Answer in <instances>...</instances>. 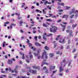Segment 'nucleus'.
<instances>
[{"label":"nucleus","mask_w":78,"mask_h":78,"mask_svg":"<svg viewBox=\"0 0 78 78\" xmlns=\"http://www.w3.org/2000/svg\"><path fill=\"white\" fill-rule=\"evenodd\" d=\"M66 9H70V7H68L67 6H66Z\"/></svg>","instance_id":"32"},{"label":"nucleus","mask_w":78,"mask_h":78,"mask_svg":"<svg viewBox=\"0 0 78 78\" xmlns=\"http://www.w3.org/2000/svg\"><path fill=\"white\" fill-rule=\"evenodd\" d=\"M36 5L37 6H39V4L38 3H36Z\"/></svg>","instance_id":"64"},{"label":"nucleus","mask_w":78,"mask_h":78,"mask_svg":"<svg viewBox=\"0 0 78 78\" xmlns=\"http://www.w3.org/2000/svg\"><path fill=\"white\" fill-rule=\"evenodd\" d=\"M19 68V66H18V65H17L16 66H15V70H17V69H18Z\"/></svg>","instance_id":"16"},{"label":"nucleus","mask_w":78,"mask_h":78,"mask_svg":"<svg viewBox=\"0 0 78 78\" xmlns=\"http://www.w3.org/2000/svg\"><path fill=\"white\" fill-rule=\"evenodd\" d=\"M33 26H34V25H33V24L31 25V26H30V27H29V28H31V27H33Z\"/></svg>","instance_id":"42"},{"label":"nucleus","mask_w":78,"mask_h":78,"mask_svg":"<svg viewBox=\"0 0 78 78\" xmlns=\"http://www.w3.org/2000/svg\"><path fill=\"white\" fill-rule=\"evenodd\" d=\"M68 17H69V15H65L62 16V18L64 19V18H65H65L67 19V18H68Z\"/></svg>","instance_id":"12"},{"label":"nucleus","mask_w":78,"mask_h":78,"mask_svg":"<svg viewBox=\"0 0 78 78\" xmlns=\"http://www.w3.org/2000/svg\"><path fill=\"white\" fill-rule=\"evenodd\" d=\"M33 34H34L36 33V30H34L33 32Z\"/></svg>","instance_id":"49"},{"label":"nucleus","mask_w":78,"mask_h":78,"mask_svg":"<svg viewBox=\"0 0 78 78\" xmlns=\"http://www.w3.org/2000/svg\"><path fill=\"white\" fill-rule=\"evenodd\" d=\"M36 11L37 12H39L40 10L38 9H37L36 10Z\"/></svg>","instance_id":"50"},{"label":"nucleus","mask_w":78,"mask_h":78,"mask_svg":"<svg viewBox=\"0 0 78 78\" xmlns=\"http://www.w3.org/2000/svg\"><path fill=\"white\" fill-rule=\"evenodd\" d=\"M43 27H48V25L45 23L43 24Z\"/></svg>","instance_id":"22"},{"label":"nucleus","mask_w":78,"mask_h":78,"mask_svg":"<svg viewBox=\"0 0 78 78\" xmlns=\"http://www.w3.org/2000/svg\"><path fill=\"white\" fill-rule=\"evenodd\" d=\"M57 45V44H54V48H55L56 47V46Z\"/></svg>","instance_id":"56"},{"label":"nucleus","mask_w":78,"mask_h":78,"mask_svg":"<svg viewBox=\"0 0 78 78\" xmlns=\"http://www.w3.org/2000/svg\"><path fill=\"white\" fill-rule=\"evenodd\" d=\"M64 5V3H60V6H62L63 5Z\"/></svg>","instance_id":"51"},{"label":"nucleus","mask_w":78,"mask_h":78,"mask_svg":"<svg viewBox=\"0 0 78 78\" xmlns=\"http://www.w3.org/2000/svg\"><path fill=\"white\" fill-rule=\"evenodd\" d=\"M13 27H12V25H11L10 26V28L11 29H12V28Z\"/></svg>","instance_id":"62"},{"label":"nucleus","mask_w":78,"mask_h":78,"mask_svg":"<svg viewBox=\"0 0 78 78\" xmlns=\"http://www.w3.org/2000/svg\"><path fill=\"white\" fill-rule=\"evenodd\" d=\"M73 20H71L70 21L69 23H73Z\"/></svg>","instance_id":"48"},{"label":"nucleus","mask_w":78,"mask_h":78,"mask_svg":"<svg viewBox=\"0 0 78 78\" xmlns=\"http://www.w3.org/2000/svg\"><path fill=\"white\" fill-rule=\"evenodd\" d=\"M63 70H64V69L62 68V67L60 66L59 68L60 72H62Z\"/></svg>","instance_id":"13"},{"label":"nucleus","mask_w":78,"mask_h":78,"mask_svg":"<svg viewBox=\"0 0 78 78\" xmlns=\"http://www.w3.org/2000/svg\"><path fill=\"white\" fill-rule=\"evenodd\" d=\"M35 45L36 46H39V47H41L42 46V44H40L39 43H38L37 42H36L35 43Z\"/></svg>","instance_id":"9"},{"label":"nucleus","mask_w":78,"mask_h":78,"mask_svg":"<svg viewBox=\"0 0 78 78\" xmlns=\"http://www.w3.org/2000/svg\"><path fill=\"white\" fill-rule=\"evenodd\" d=\"M63 48H64V47L62 46H61L60 47V49H61V50H62V49H63Z\"/></svg>","instance_id":"43"},{"label":"nucleus","mask_w":78,"mask_h":78,"mask_svg":"<svg viewBox=\"0 0 78 78\" xmlns=\"http://www.w3.org/2000/svg\"><path fill=\"white\" fill-rule=\"evenodd\" d=\"M28 72H29L30 73H32L33 74H34L35 75H36V74L37 72V71L36 70H31V69H29L28 70Z\"/></svg>","instance_id":"4"},{"label":"nucleus","mask_w":78,"mask_h":78,"mask_svg":"<svg viewBox=\"0 0 78 78\" xmlns=\"http://www.w3.org/2000/svg\"><path fill=\"white\" fill-rule=\"evenodd\" d=\"M26 62H27V63H29L30 62V61L29 60L26 59Z\"/></svg>","instance_id":"33"},{"label":"nucleus","mask_w":78,"mask_h":78,"mask_svg":"<svg viewBox=\"0 0 78 78\" xmlns=\"http://www.w3.org/2000/svg\"><path fill=\"white\" fill-rule=\"evenodd\" d=\"M29 57L30 58V60H31V59L33 58V55H32L30 54L29 55Z\"/></svg>","instance_id":"20"},{"label":"nucleus","mask_w":78,"mask_h":78,"mask_svg":"<svg viewBox=\"0 0 78 78\" xmlns=\"http://www.w3.org/2000/svg\"><path fill=\"white\" fill-rule=\"evenodd\" d=\"M20 63L21 64H22V62L21 61H20Z\"/></svg>","instance_id":"63"},{"label":"nucleus","mask_w":78,"mask_h":78,"mask_svg":"<svg viewBox=\"0 0 78 78\" xmlns=\"http://www.w3.org/2000/svg\"><path fill=\"white\" fill-rule=\"evenodd\" d=\"M60 25L61 27H62V31H64V30H65V28H66V26L63 25L61 24H60Z\"/></svg>","instance_id":"10"},{"label":"nucleus","mask_w":78,"mask_h":78,"mask_svg":"<svg viewBox=\"0 0 78 78\" xmlns=\"http://www.w3.org/2000/svg\"><path fill=\"white\" fill-rule=\"evenodd\" d=\"M24 55H25V54H23V55L22 56V59H24V58H25V57L24 56Z\"/></svg>","instance_id":"44"},{"label":"nucleus","mask_w":78,"mask_h":78,"mask_svg":"<svg viewBox=\"0 0 78 78\" xmlns=\"http://www.w3.org/2000/svg\"><path fill=\"white\" fill-rule=\"evenodd\" d=\"M46 69H47V67L45 66H44L43 68V70H46Z\"/></svg>","instance_id":"37"},{"label":"nucleus","mask_w":78,"mask_h":78,"mask_svg":"<svg viewBox=\"0 0 78 78\" xmlns=\"http://www.w3.org/2000/svg\"><path fill=\"white\" fill-rule=\"evenodd\" d=\"M43 36L44 39V40H47V38H45V37H44V36Z\"/></svg>","instance_id":"41"},{"label":"nucleus","mask_w":78,"mask_h":78,"mask_svg":"<svg viewBox=\"0 0 78 78\" xmlns=\"http://www.w3.org/2000/svg\"><path fill=\"white\" fill-rule=\"evenodd\" d=\"M57 71H58V70H56L54 71H53V74H54V73H56V72H57Z\"/></svg>","instance_id":"29"},{"label":"nucleus","mask_w":78,"mask_h":78,"mask_svg":"<svg viewBox=\"0 0 78 78\" xmlns=\"http://www.w3.org/2000/svg\"><path fill=\"white\" fill-rule=\"evenodd\" d=\"M5 44H6V42H5V41H4L3 44V47H5Z\"/></svg>","instance_id":"24"},{"label":"nucleus","mask_w":78,"mask_h":78,"mask_svg":"<svg viewBox=\"0 0 78 78\" xmlns=\"http://www.w3.org/2000/svg\"><path fill=\"white\" fill-rule=\"evenodd\" d=\"M15 14H16V15H18V17H19V16H20V13H15Z\"/></svg>","instance_id":"46"},{"label":"nucleus","mask_w":78,"mask_h":78,"mask_svg":"<svg viewBox=\"0 0 78 78\" xmlns=\"http://www.w3.org/2000/svg\"><path fill=\"white\" fill-rule=\"evenodd\" d=\"M44 48L47 50H48L49 49V48H48V47H47V46L44 47Z\"/></svg>","instance_id":"17"},{"label":"nucleus","mask_w":78,"mask_h":78,"mask_svg":"<svg viewBox=\"0 0 78 78\" xmlns=\"http://www.w3.org/2000/svg\"><path fill=\"white\" fill-rule=\"evenodd\" d=\"M77 57V54H76V55H75V56L74 57V58H76V57Z\"/></svg>","instance_id":"58"},{"label":"nucleus","mask_w":78,"mask_h":78,"mask_svg":"<svg viewBox=\"0 0 78 78\" xmlns=\"http://www.w3.org/2000/svg\"><path fill=\"white\" fill-rule=\"evenodd\" d=\"M47 21H48L49 22H52V20H51L50 19H47L46 20Z\"/></svg>","instance_id":"25"},{"label":"nucleus","mask_w":78,"mask_h":78,"mask_svg":"<svg viewBox=\"0 0 78 78\" xmlns=\"http://www.w3.org/2000/svg\"><path fill=\"white\" fill-rule=\"evenodd\" d=\"M45 73H48V69H46L45 71Z\"/></svg>","instance_id":"36"},{"label":"nucleus","mask_w":78,"mask_h":78,"mask_svg":"<svg viewBox=\"0 0 78 78\" xmlns=\"http://www.w3.org/2000/svg\"><path fill=\"white\" fill-rule=\"evenodd\" d=\"M27 43L29 45L30 47H31L32 46V44H31L30 43V41L29 40L27 39Z\"/></svg>","instance_id":"8"},{"label":"nucleus","mask_w":78,"mask_h":78,"mask_svg":"<svg viewBox=\"0 0 78 78\" xmlns=\"http://www.w3.org/2000/svg\"><path fill=\"white\" fill-rule=\"evenodd\" d=\"M62 23L63 24H64V25H66L67 24V23L66 22H63Z\"/></svg>","instance_id":"39"},{"label":"nucleus","mask_w":78,"mask_h":78,"mask_svg":"<svg viewBox=\"0 0 78 78\" xmlns=\"http://www.w3.org/2000/svg\"><path fill=\"white\" fill-rule=\"evenodd\" d=\"M15 72L16 74H17L18 73V72L17 71H16V70H15Z\"/></svg>","instance_id":"57"},{"label":"nucleus","mask_w":78,"mask_h":78,"mask_svg":"<svg viewBox=\"0 0 78 78\" xmlns=\"http://www.w3.org/2000/svg\"><path fill=\"white\" fill-rule=\"evenodd\" d=\"M23 39H24V37H22L21 38V40H23Z\"/></svg>","instance_id":"52"},{"label":"nucleus","mask_w":78,"mask_h":78,"mask_svg":"<svg viewBox=\"0 0 78 78\" xmlns=\"http://www.w3.org/2000/svg\"><path fill=\"white\" fill-rule=\"evenodd\" d=\"M8 63L9 64H12V61L10 60H8Z\"/></svg>","instance_id":"19"},{"label":"nucleus","mask_w":78,"mask_h":78,"mask_svg":"<svg viewBox=\"0 0 78 78\" xmlns=\"http://www.w3.org/2000/svg\"><path fill=\"white\" fill-rule=\"evenodd\" d=\"M52 36V34H50L46 36Z\"/></svg>","instance_id":"31"},{"label":"nucleus","mask_w":78,"mask_h":78,"mask_svg":"<svg viewBox=\"0 0 78 78\" xmlns=\"http://www.w3.org/2000/svg\"><path fill=\"white\" fill-rule=\"evenodd\" d=\"M37 53H34V55L35 56H37L38 55H39V51H37Z\"/></svg>","instance_id":"11"},{"label":"nucleus","mask_w":78,"mask_h":78,"mask_svg":"<svg viewBox=\"0 0 78 78\" xmlns=\"http://www.w3.org/2000/svg\"><path fill=\"white\" fill-rule=\"evenodd\" d=\"M19 23L20 24V26H22V23H23V22L22 21H20L19 22Z\"/></svg>","instance_id":"23"},{"label":"nucleus","mask_w":78,"mask_h":78,"mask_svg":"<svg viewBox=\"0 0 78 78\" xmlns=\"http://www.w3.org/2000/svg\"><path fill=\"white\" fill-rule=\"evenodd\" d=\"M76 25H77L76 24H74L72 25V27L73 29L74 28H75V27H76Z\"/></svg>","instance_id":"18"},{"label":"nucleus","mask_w":78,"mask_h":78,"mask_svg":"<svg viewBox=\"0 0 78 78\" xmlns=\"http://www.w3.org/2000/svg\"><path fill=\"white\" fill-rule=\"evenodd\" d=\"M42 12H43V14H46V12L45 11V10L44 9H43L42 10Z\"/></svg>","instance_id":"28"},{"label":"nucleus","mask_w":78,"mask_h":78,"mask_svg":"<svg viewBox=\"0 0 78 78\" xmlns=\"http://www.w3.org/2000/svg\"><path fill=\"white\" fill-rule=\"evenodd\" d=\"M73 13H76V15H75V17H78V10H76L75 11V9L74 8L72 9V11L69 12V14L70 15H71Z\"/></svg>","instance_id":"1"},{"label":"nucleus","mask_w":78,"mask_h":78,"mask_svg":"<svg viewBox=\"0 0 78 78\" xmlns=\"http://www.w3.org/2000/svg\"><path fill=\"white\" fill-rule=\"evenodd\" d=\"M11 25H12L13 26H16V24H14V23H11L10 24Z\"/></svg>","instance_id":"34"},{"label":"nucleus","mask_w":78,"mask_h":78,"mask_svg":"<svg viewBox=\"0 0 78 78\" xmlns=\"http://www.w3.org/2000/svg\"><path fill=\"white\" fill-rule=\"evenodd\" d=\"M66 73H69V69H67L66 70Z\"/></svg>","instance_id":"30"},{"label":"nucleus","mask_w":78,"mask_h":78,"mask_svg":"<svg viewBox=\"0 0 78 78\" xmlns=\"http://www.w3.org/2000/svg\"><path fill=\"white\" fill-rule=\"evenodd\" d=\"M44 51V52L43 53V55L42 56V59H43V57H44V55H45L44 57H45V58H46V59H47V58H48L47 55H46L47 52H46V51Z\"/></svg>","instance_id":"5"},{"label":"nucleus","mask_w":78,"mask_h":78,"mask_svg":"<svg viewBox=\"0 0 78 78\" xmlns=\"http://www.w3.org/2000/svg\"><path fill=\"white\" fill-rule=\"evenodd\" d=\"M33 29L34 30H36V27H34L33 28Z\"/></svg>","instance_id":"60"},{"label":"nucleus","mask_w":78,"mask_h":78,"mask_svg":"<svg viewBox=\"0 0 78 78\" xmlns=\"http://www.w3.org/2000/svg\"><path fill=\"white\" fill-rule=\"evenodd\" d=\"M54 55V54L52 53H51L49 54V56H50L51 57H53Z\"/></svg>","instance_id":"21"},{"label":"nucleus","mask_w":78,"mask_h":78,"mask_svg":"<svg viewBox=\"0 0 78 78\" xmlns=\"http://www.w3.org/2000/svg\"><path fill=\"white\" fill-rule=\"evenodd\" d=\"M34 39H35V41H37V36H36L35 37Z\"/></svg>","instance_id":"27"},{"label":"nucleus","mask_w":78,"mask_h":78,"mask_svg":"<svg viewBox=\"0 0 78 78\" xmlns=\"http://www.w3.org/2000/svg\"><path fill=\"white\" fill-rule=\"evenodd\" d=\"M12 61H16V59L15 58H12Z\"/></svg>","instance_id":"54"},{"label":"nucleus","mask_w":78,"mask_h":78,"mask_svg":"<svg viewBox=\"0 0 78 78\" xmlns=\"http://www.w3.org/2000/svg\"><path fill=\"white\" fill-rule=\"evenodd\" d=\"M52 28H50V31L53 33H56L57 30V27L55 26H52Z\"/></svg>","instance_id":"2"},{"label":"nucleus","mask_w":78,"mask_h":78,"mask_svg":"<svg viewBox=\"0 0 78 78\" xmlns=\"http://www.w3.org/2000/svg\"><path fill=\"white\" fill-rule=\"evenodd\" d=\"M76 51V49H74L73 51H72L73 53H75V51Z\"/></svg>","instance_id":"45"},{"label":"nucleus","mask_w":78,"mask_h":78,"mask_svg":"<svg viewBox=\"0 0 78 78\" xmlns=\"http://www.w3.org/2000/svg\"><path fill=\"white\" fill-rule=\"evenodd\" d=\"M47 8H49V9H50V10H51V8L50 7V6H49V5H48L47 7Z\"/></svg>","instance_id":"26"},{"label":"nucleus","mask_w":78,"mask_h":78,"mask_svg":"<svg viewBox=\"0 0 78 78\" xmlns=\"http://www.w3.org/2000/svg\"><path fill=\"white\" fill-rule=\"evenodd\" d=\"M61 37V35H58L57 36V38H58V39H59V37Z\"/></svg>","instance_id":"53"},{"label":"nucleus","mask_w":78,"mask_h":78,"mask_svg":"<svg viewBox=\"0 0 78 78\" xmlns=\"http://www.w3.org/2000/svg\"><path fill=\"white\" fill-rule=\"evenodd\" d=\"M47 60H44L42 62V64L41 65V66L42 67H43V65H44L45 64V65H49V63L46 62Z\"/></svg>","instance_id":"3"},{"label":"nucleus","mask_w":78,"mask_h":78,"mask_svg":"<svg viewBox=\"0 0 78 78\" xmlns=\"http://www.w3.org/2000/svg\"><path fill=\"white\" fill-rule=\"evenodd\" d=\"M38 39H41V36H38Z\"/></svg>","instance_id":"55"},{"label":"nucleus","mask_w":78,"mask_h":78,"mask_svg":"<svg viewBox=\"0 0 78 78\" xmlns=\"http://www.w3.org/2000/svg\"><path fill=\"white\" fill-rule=\"evenodd\" d=\"M10 72H11L12 73H14V71L12 69V70H11V71Z\"/></svg>","instance_id":"59"},{"label":"nucleus","mask_w":78,"mask_h":78,"mask_svg":"<svg viewBox=\"0 0 78 78\" xmlns=\"http://www.w3.org/2000/svg\"><path fill=\"white\" fill-rule=\"evenodd\" d=\"M74 16V15H72V16H70V17L71 19L73 18V17Z\"/></svg>","instance_id":"38"},{"label":"nucleus","mask_w":78,"mask_h":78,"mask_svg":"<svg viewBox=\"0 0 78 78\" xmlns=\"http://www.w3.org/2000/svg\"><path fill=\"white\" fill-rule=\"evenodd\" d=\"M44 4L45 5H47V4H51V3L48 2V1H45V2L44 3Z\"/></svg>","instance_id":"15"},{"label":"nucleus","mask_w":78,"mask_h":78,"mask_svg":"<svg viewBox=\"0 0 78 78\" xmlns=\"http://www.w3.org/2000/svg\"><path fill=\"white\" fill-rule=\"evenodd\" d=\"M52 69L55 70V66H53L52 67Z\"/></svg>","instance_id":"40"},{"label":"nucleus","mask_w":78,"mask_h":78,"mask_svg":"<svg viewBox=\"0 0 78 78\" xmlns=\"http://www.w3.org/2000/svg\"><path fill=\"white\" fill-rule=\"evenodd\" d=\"M61 22V19H59L57 21L58 23H59V22Z\"/></svg>","instance_id":"35"},{"label":"nucleus","mask_w":78,"mask_h":78,"mask_svg":"<svg viewBox=\"0 0 78 78\" xmlns=\"http://www.w3.org/2000/svg\"><path fill=\"white\" fill-rule=\"evenodd\" d=\"M73 34H72V31L71 30L69 33V37H67V39H69L70 38V37H73Z\"/></svg>","instance_id":"6"},{"label":"nucleus","mask_w":78,"mask_h":78,"mask_svg":"<svg viewBox=\"0 0 78 78\" xmlns=\"http://www.w3.org/2000/svg\"><path fill=\"white\" fill-rule=\"evenodd\" d=\"M32 68H33V69H39V67H37L35 66H32Z\"/></svg>","instance_id":"14"},{"label":"nucleus","mask_w":78,"mask_h":78,"mask_svg":"<svg viewBox=\"0 0 78 78\" xmlns=\"http://www.w3.org/2000/svg\"><path fill=\"white\" fill-rule=\"evenodd\" d=\"M59 75L60 76H62V73H60L59 74Z\"/></svg>","instance_id":"61"},{"label":"nucleus","mask_w":78,"mask_h":78,"mask_svg":"<svg viewBox=\"0 0 78 78\" xmlns=\"http://www.w3.org/2000/svg\"><path fill=\"white\" fill-rule=\"evenodd\" d=\"M8 70H9V72H11V71L12 70L10 68H9V69Z\"/></svg>","instance_id":"47"},{"label":"nucleus","mask_w":78,"mask_h":78,"mask_svg":"<svg viewBox=\"0 0 78 78\" xmlns=\"http://www.w3.org/2000/svg\"><path fill=\"white\" fill-rule=\"evenodd\" d=\"M65 41V40H64V39L61 38L59 40V42H60V43H64L65 42H64Z\"/></svg>","instance_id":"7"}]
</instances>
